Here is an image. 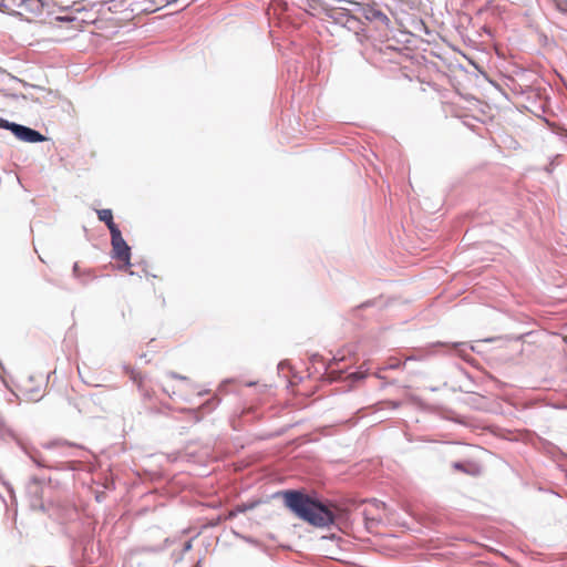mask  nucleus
Instances as JSON below:
<instances>
[{
	"label": "nucleus",
	"mask_w": 567,
	"mask_h": 567,
	"mask_svg": "<svg viewBox=\"0 0 567 567\" xmlns=\"http://www.w3.org/2000/svg\"><path fill=\"white\" fill-rule=\"evenodd\" d=\"M165 391L169 395H177L184 400H190L194 394L202 396L208 393L207 390L202 389L200 385L190 381L188 378L176 374L172 375L169 382L165 386Z\"/></svg>",
	"instance_id": "obj_2"
},
{
	"label": "nucleus",
	"mask_w": 567,
	"mask_h": 567,
	"mask_svg": "<svg viewBox=\"0 0 567 567\" xmlns=\"http://www.w3.org/2000/svg\"><path fill=\"white\" fill-rule=\"evenodd\" d=\"M0 127L12 131V133L23 142L37 143L45 140V137L35 130L16 123H9L2 118H0Z\"/></svg>",
	"instance_id": "obj_5"
},
{
	"label": "nucleus",
	"mask_w": 567,
	"mask_h": 567,
	"mask_svg": "<svg viewBox=\"0 0 567 567\" xmlns=\"http://www.w3.org/2000/svg\"><path fill=\"white\" fill-rule=\"evenodd\" d=\"M255 412H256V411H255V409H254V408H248V409H246V410H243V412H241V414H240V416H239V417H240V421H243V422H250L251 420L246 419V416H247L248 414H250V413H255Z\"/></svg>",
	"instance_id": "obj_11"
},
{
	"label": "nucleus",
	"mask_w": 567,
	"mask_h": 567,
	"mask_svg": "<svg viewBox=\"0 0 567 567\" xmlns=\"http://www.w3.org/2000/svg\"><path fill=\"white\" fill-rule=\"evenodd\" d=\"M559 11L567 13V0H554Z\"/></svg>",
	"instance_id": "obj_12"
},
{
	"label": "nucleus",
	"mask_w": 567,
	"mask_h": 567,
	"mask_svg": "<svg viewBox=\"0 0 567 567\" xmlns=\"http://www.w3.org/2000/svg\"><path fill=\"white\" fill-rule=\"evenodd\" d=\"M176 1H177V0H162V1L159 2V4H161V6H164V4H166V3L176 2Z\"/></svg>",
	"instance_id": "obj_16"
},
{
	"label": "nucleus",
	"mask_w": 567,
	"mask_h": 567,
	"mask_svg": "<svg viewBox=\"0 0 567 567\" xmlns=\"http://www.w3.org/2000/svg\"><path fill=\"white\" fill-rule=\"evenodd\" d=\"M385 504L380 501L368 502L364 509L363 516L368 528L377 526L385 517Z\"/></svg>",
	"instance_id": "obj_7"
},
{
	"label": "nucleus",
	"mask_w": 567,
	"mask_h": 567,
	"mask_svg": "<svg viewBox=\"0 0 567 567\" xmlns=\"http://www.w3.org/2000/svg\"><path fill=\"white\" fill-rule=\"evenodd\" d=\"M4 6L13 11H18L20 14L23 13V11L29 12L33 11L34 8H38V1L37 0H2Z\"/></svg>",
	"instance_id": "obj_8"
},
{
	"label": "nucleus",
	"mask_w": 567,
	"mask_h": 567,
	"mask_svg": "<svg viewBox=\"0 0 567 567\" xmlns=\"http://www.w3.org/2000/svg\"><path fill=\"white\" fill-rule=\"evenodd\" d=\"M216 404H217V402L215 400L208 401L205 405L202 406V409L205 410V409L209 408L210 405L215 406Z\"/></svg>",
	"instance_id": "obj_15"
},
{
	"label": "nucleus",
	"mask_w": 567,
	"mask_h": 567,
	"mask_svg": "<svg viewBox=\"0 0 567 567\" xmlns=\"http://www.w3.org/2000/svg\"><path fill=\"white\" fill-rule=\"evenodd\" d=\"M373 17L378 18V19H381V20L386 19V16L384 13H382L381 11H374L373 12Z\"/></svg>",
	"instance_id": "obj_14"
},
{
	"label": "nucleus",
	"mask_w": 567,
	"mask_h": 567,
	"mask_svg": "<svg viewBox=\"0 0 567 567\" xmlns=\"http://www.w3.org/2000/svg\"><path fill=\"white\" fill-rule=\"evenodd\" d=\"M124 0H112L107 6L109 11L117 10V6L124 4Z\"/></svg>",
	"instance_id": "obj_13"
},
{
	"label": "nucleus",
	"mask_w": 567,
	"mask_h": 567,
	"mask_svg": "<svg viewBox=\"0 0 567 567\" xmlns=\"http://www.w3.org/2000/svg\"><path fill=\"white\" fill-rule=\"evenodd\" d=\"M71 13L72 18L65 20V22L71 23L73 31H82L85 25L93 24L97 20V11L94 10V6L89 9L84 7L74 8Z\"/></svg>",
	"instance_id": "obj_3"
},
{
	"label": "nucleus",
	"mask_w": 567,
	"mask_h": 567,
	"mask_svg": "<svg viewBox=\"0 0 567 567\" xmlns=\"http://www.w3.org/2000/svg\"><path fill=\"white\" fill-rule=\"evenodd\" d=\"M111 244L113 257L124 264V268L131 266V248L122 237L121 230L112 229Z\"/></svg>",
	"instance_id": "obj_6"
},
{
	"label": "nucleus",
	"mask_w": 567,
	"mask_h": 567,
	"mask_svg": "<svg viewBox=\"0 0 567 567\" xmlns=\"http://www.w3.org/2000/svg\"><path fill=\"white\" fill-rule=\"evenodd\" d=\"M97 217L101 221H104L112 234V229L120 230L116 224L113 221V214L111 209H100L97 210Z\"/></svg>",
	"instance_id": "obj_10"
},
{
	"label": "nucleus",
	"mask_w": 567,
	"mask_h": 567,
	"mask_svg": "<svg viewBox=\"0 0 567 567\" xmlns=\"http://www.w3.org/2000/svg\"><path fill=\"white\" fill-rule=\"evenodd\" d=\"M72 18V13L65 16H58L50 22L51 39L54 41H66L76 35L79 31L71 29V23H66L65 20Z\"/></svg>",
	"instance_id": "obj_4"
},
{
	"label": "nucleus",
	"mask_w": 567,
	"mask_h": 567,
	"mask_svg": "<svg viewBox=\"0 0 567 567\" xmlns=\"http://www.w3.org/2000/svg\"><path fill=\"white\" fill-rule=\"evenodd\" d=\"M453 467L456 471H461V472L472 475V476H476L481 473L480 465L474 462H464V463L456 462L453 464Z\"/></svg>",
	"instance_id": "obj_9"
},
{
	"label": "nucleus",
	"mask_w": 567,
	"mask_h": 567,
	"mask_svg": "<svg viewBox=\"0 0 567 567\" xmlns=\"http://www.w3.org/2000/svg\"><path fill=\"white\" fill-rule=\"evenodd\" d=\"M285 505L300 519L316 527L334 524L342 515V509L333 504H324L299 491L282 493Z\"/></svg>",
	"instance_id": "obj_1"
}]
</instances>
